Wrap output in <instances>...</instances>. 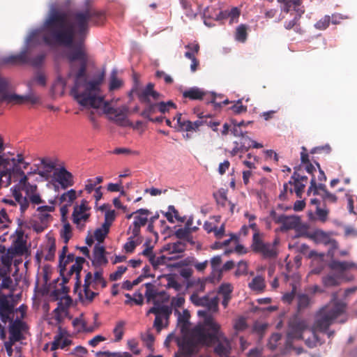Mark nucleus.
I'll return each mask as SVG.
<instances>
[{"mask_svg":"<svg viewBox=\"0 0 357 357\" xmlns=\"http://www.w3.org/2000/svg\"><path fill=\"white\" fill-rule=\"evenodd\" d=\"M234 328L236 331H243L247 328V324L245 318L240 317L237 319L234 324Z\"/></svg>","mask_w":357,"mask_h":357,"instance_id":"nucleus-64","label":"nucleus"},{"mask_svg":"<svg viewBox=\"0 0 357 357\" xmlns=\"http://www.w3.org/2000/svg\"><path fill=\"white\" fill-rule=\"evenodd\" d=\"M328 213V210L321 208L319 206L316 207L315 213L317 215L318 219L322 222H325L327 220Z\"/></svg>","mask_w":357,"mask_h":357,"instance_id":"nucleus-59","label":"nucleus"},{"mask_svg":"<svg viewBox=\"0 0 357 357\" xmlns=\"http://www.w3.org/2000/svg\"><path fill=\"white\" fill-rule=\"evenodd\" d=\"M190 300L195 305L206 307L208 310H213L218 307L216 298H211L208 296L199 297L197 294L194 293L190 296Z\"/></svg>","mask_w":357,"mask_h":357,"instance_id":"nucleus-17","label":"nucleus"},{"mask_svg":"<svg viewBox=\"0 0 357 357\" xmlns=\"http://www.w3.org/2000/svg\"><path fill=\"white\" fill-rule=\"evenodd\" d=\"M252 139L251 138L245 135H243L241 137V139L238 143L241 146V149H243L244 152L248 151V149L250 148V144L252 143Z\"/></svg>","mask_w":357,"mask_h":357,"instance_id":"nucleus-54","label":"nucleus"},{"mask_svg":"<svg viewBox=\"0 0 357 357\" xmlns=\"http://www.w3.org/2000/svg\"><path fill=\"white\" fill-rule=\"evenodd\" d=\"M331 23V16L325 15L314 24V27L318 30L326 29Z\"/></svg>","mask_w":357,"mask_h":357,"instance_id":"nucleus-46","label":"nucleus"},{"mask_svg":"<svg viewBox=\"0 0 357 357\" xmlns=\"http://www.w3.org/2000/svg\"><path fill=\"white\" fill-rule=\"evenodd\" d=\"M149 262L155 269H157L160 265L166 264L167 257L165 255L160 257H155V255H154L149 259Z\"/></svg>","mask_w":357,"mask_h":357,"instance_id":"nucleus-47","label":"nucleus"},{"mask_svg":"<svg viewBox=\"0 0 357 357\" xmlns=\"http://www.w3.org/2000/svg\"><path fill=\"white\" fill-rule=\"evenodd\" d=\"M109 231V228L107 225H103L97 228L94 231V238L99 243H102Z\"/></svg>","mask_w":357,"mask_h":357,"instance_id":"nucleus-39","label":"nucleus"},{"mask_svg":"<svg viewBox=\"0 0 357 357\" xmlns=\"http://www.w3.org/2000/svg\"><path fill=\"white\" fill-rule=\"evenodd\" d=\"M28 63L26 50L22 51L18 54H12L0 58V66L4 65H20Z\"/></svg>","mask_w":357,"mask_h":357,"instance_id":"nucleus-18","label":"nucleus"},{"mask_svg":"<svg viewBox=\"0 0 357 357\" xmlns=\"http://www.w3.org/2000/svg\"><path fill=\"white\" fill-rule=\"evenodd\" d=\"M61 236L63 239L65 244H67L72 237V229L69 223H66L61 231Z\"/></svg>","mask_w":357,"mask_h":357,"instance_id":"nucleus-48","label":"nucleus"},{"mask_svg":"<svg viewBox=\"0 0 357 357\" xmlns=\"http://www.w3.org/2000/svg\"><path fill=\"white\" fill-rule=\"evenodd\" d=\"M126 325V322L123 320L119 321L116 322L114 328L113 329V333L115 336L114 342H118L121 341L123 337L124 334V326Z\"/></svg>","mask_w":357,"mask_h":357,"instance_id":"nucleus-35","label":"nucleus"},{"mask_svg":"<svg viewBox=\"0 0 357 357\" xmlns=\"http://www.w3.org/2000/svg\"><path fill=\"white\" fill-rule=\"evenodd\" d=\"M322 282L326 287H336L340 284V278L335 275L328 274L322 278Z\"/></svg>","mask_w":357,"mask_h":357,"instance_id":"nucleus-37","label":"nucleus"},{"mask_svg":"<svg viewBox=\"0 0 357 357\" xmlns=\"http://www.w3.org/2000/svg\"><path fill=\"white\" fill-rule=\"evenodd\" d=\"M211 9V8H205L203 13L204 17L205 18L204 24L208 26H211V24L207 22L206 19H213L217 21L229 19V23L232 24L237 22L240 15V10L236 7L232 8L229 10L220 11L218 13H215V14L209 13Z\"/></svg>","mask_w":357,"mask_h":357,"instance_id":"nucleus-8","label":"nucleus"},{"mask_svg":"<svg viewBox=\"0 0 357 357\" xmlns=\"http://www.w3.org/2000/svg\"><path fill=\"white\" fill-rule=\"evenodd\" d=\"M296 292V287L294 285L290 292H287L282 296V301L288 304L291 303L295 298Z\"/></svg>","mask_w":357,"mask_h":357,"instance_id":"nucleus-61","label":"nucleus"},{"mask_svg":"<svg viewBox=\"0 0 357 357\" xmlns=\"http://www.w3.org/2000/svg\"><path fill=\"white\" fill-rule=\"evenodd\" d=\"M204 123L202 120H197L194 122L186 120L185 122L183 123V131H198L199 127L202 126Z\"/></svg>","mask_w":357,"mask_h":357,"instance_id":"nucleus-36","label":"nucleus"},{"mask_svg":"<svg viewBox=\"0 0 357 357\" xmlns=\"http://www.w3.org/2000/svg\"><path fill=\"white\" fill-rule=\"evenodd\" d=\"M329 267L333 270L344 271L349 268L351 267V265L346 261L333 260L330 263Z\"/></svg>","mask_w":357,"mask_h":357,"instance_id":"nucleus-45","label":"nucleus"},{"mask_svg":"<svg viewBox=\"0 0 357 357\" xmlns=\"http://www.w3.org/2000/svg\"><path fill=\"white\" fill-rule=\"evenodd\" d=\"M123 85V81L117 77V71L114 69L109 77V90L110 91H115L121 87Z\"/></svg>","mask_w":357,"mask_h":357,"instance_id":"nucleus-32","label":"nucleus"},{"mask_svg":"<svg viewBox=\"0 0 357 357\" xmlns=\"http://www.w3.org/2000/svg\"><path fill=\"white\" fill-rule=\"evenodd\" d=\"M54 176L63 189H66L74 185L73 174L64 167H61L55 171Z\"/></svg>","mask_w":357,"mask_h":357,"instance_id":"nucleus-15","label":"nucleus"},{"mask_svg":"<svg viewBox=\"0 0 357 357\" xmlns=\"http://www.w3.org/2000/svg\"><path fill=\"white\" fill-rule=\"evenodd\" d=\"M311 303L310 297L305 294H299L297 296V311L301 312L307 308Z\"/></svg>","mask_w":357,"mask_h":357,"instance_id":"nucleus-29","label":"nucleus"},{"mask_svg":"<svg viewBox=\"0 0 357 357\" xmlns=\"http://www.w3.org/2000/svg\"><path fill=\"white\" fill-rule=\"evenodd\" d=\"M116 218V213L114 210H108L105 214V221L103 225H107L108 228H110L112 222L114 221Z\"/></svg>","mask_w":357,"mask_h":357,"instance_id":"nucleus-53","label":"nucleus"},{"mask_svg":"<svg viewBox=\"0 0 357 357\" xmlns=\"http://www.w3.org/2000/svg\"><path fill=\"white\" fill-rule=\"evenodd\" d=\"M144 285L146 287L145 296L148 303L152 301L154 306H159L158 297H160L162 301L169 300V296L165 291L158 292L151 283H146Z\"/></svg>","mask_w":357,"mask_h":357,"instance_id":"nucleus-14","label":"nucleus"},{"mask_svg":"<svg viewBox=\"0 0 357 357\" xmlns=\"http://www.w3.org/2000/svg\"><path fill=\"white\" fill-rule=\"evenodd\" d=\"M220 333L222 334L221 337L213 344V345L217 344L214 352L220 357H229L231 352L230 343L221 331Z\"/></svg>","mask_w":357,"mask_h":357,"instance_id":"nucleus-20","label":"nucleus"},{"mask_svg":"<svg viewBox=\"0 0 357 357\" xmlns=\"http://www.w3.org/2000/svg\"><path fill=\"white\" fill-rule=\"evenodd\" d=\"M91 279H92V273L91 272H88L84 278V284L83 285V292L84 295L82 292H79V295L82 302L91 303L94 298L98 295V293L93 291L90 289V286L91 285Z\"/></svg>","mask_w":357,"mask_h":357,"instance_id":"nucleus-19","label":"nucleus"},{"mask_svg":"<svg viewBox=\"0 0 357 357\" xmlns=\"http://www.w3.org/2000/svg\"><path fill=\"white\" fill-rule=\"evenodd\" d=\"M218 98H222L220 95L217 96L215 93H211L209 95V98H206V102L208 103H212L215 107H222V105H227L229 103L228 99H225L222 102H218Z\"/></svg>","mask_w":357,"mask_h":357,"instance_id":"nucleus-43","label":"nucleus"},{"mask_svg":"<svg viewBox=\"0 0 357 357\" xmlns=\"http://www.w3.org/2000/svg\"><path fill=\"white\" fill-rule=\"evenodd\" d=\"M85 262V259L81 257H77L75 259V263L71 266L68 275L70 276L73 273H76L77 282L75 284V291H77L78 288H80L79 274L82 269V264Z\"/></svg>","mask_w":357,"mask_h":357,"instance_id":"nucleus-25","label":"nucleus"},{"mask_svg":"<svg viewBox=\"0 0 357 357\" xmlns=\"http://www.w3.org/2000/svg\"><path fill=\"white\" fill-rule=\"evenodd\" d=\"M289 183L290 185H294V191L296 192V195L298 197L301 198L302 197L303 192L304 191L305 184L301 183V182H296V181H289Z\"/></svg>","mask_w":357,"mask_h":357,"instance_id":"nucleus-55","label":"nucleus"},{"mask_svg":"<svg viewBox=\"0 0 357 357\" xmlns=\"http://www.w3.org/2000/svg\"><path fill=\"white\" fill-rule=\"evenodd\" d=\"M127 271V267L124 266H119L117 267V270L112 273L109 276V279L112 281H116L120 279L122 275Z\"/></svg>","mask_w":357,"mask_h":357,"instance_id":"nucleus-57","label":"nucleus"},{"mask_svg":"<svg viewBox=\"0 0 357 357\" xmlns=\"http://www.w3.org/2000/svg\"><path fill=\"white\" fill-rule=\"evenodd\" d=\"M308 328L307 321L298 314L291 317L288 321L287 337L288 341L303 339V333Z\"/></svg>","mask_w":357,"mask_h":357,"instance_id":"nucleus-7","label":"nucleus"},{"mask_svg":"<svg viewBox=\"0 0 357 357\" xmlns=\"http://www.w3.org/2000/svg\"><path fill=\"white\" fill-rule=\"evenodd\" d=\"M142 243L140 239H135L133 237H129L128 241L125 243L123 248L127 253H132L134 252L135 248Z\"/></svg>","mask_w":357,"mask_h":357,"instance_id":"nucleus-41","label":"nucleus"},{"mask_svg":"<svg viewBox=\"0 0 357 357\" xmlns=\"http://www.w3.org/2000/svg\"><path fill=\"white\" fill-rule=\"evenodd\" d=\"M105 249L103 246L96 245L93 250V260L92 264L96 267L107 264L108 260L105 255Z\"/></svg>","mask_w":357,"mask_h":357,"instance_id":"nucleus-23","label":"nucleus"},{"mask_svg":"<svg viewBox=\"0 0 357 357\" xmlns=\"http://www.w3.org/2000/svg\"><path fill=\"white\" fill-rule=\"evenodd\" d=\"M221 335L220 324L211 316H208L205 318L202 326L193 328L178 344L183 355L189 356L197 354L200 346H213Z\"/></svg>","mask_w":357,"mask_h":357,"instance_id":"nucleus-2","label":"nucleus"},{"mask_svg":"<svg viewBox=\"0 0 357 357\" xmlns=\"http://www.w3.org/2000/svg\"><path fill=\"white\" fill-rule=\"evenodd\" d=\"M303 13H304V10L301 13H298V10H296V13L291 20H286L284 22V28L287 30L294 29L296 33H302L303 31L300 25V19Z\"/></svg>","mask_w":357,"mask_h":357,"instance_id":"nucleus-24","label":"nucleus"},{"mask_svg":"<svg viewBox=\"0 0 357 357\" xmlns=\"http://www.w3.org/2000/svg\"><path fill=\"white\" fill-rule=\"evenodd\" d=\"M270 217L276 224L281 225L280 227L281 231L294 229V228H296V223L300 219V217L298 215H278L275 210L270 211Z\"/></svg>","mask_w":357,"mask_h":357,"instance_id":"nucleus-9","label":"nucleus"},{"mask_svg":"<svg viewBox=\"0 0 357 357\" xmlns=\"http://www.w3.org/2000/svg\"><path fill=\"white\" fill-rule=\"evenodd\" d=\"M247 30H248L247 25L243 24H240L236 28V34H235L236 40L239 42L244 43L246 40L247 36H248Z\"/></svg>","mask_w":357,"mask_h":357,"instance_id":"nucleus-40","label":"nucleus"},{"mask_svg":"<svg viewBox=\"0 0 357 357\" xmlns=\"http://www.w3.org/2000/svg\"><path fill=\"white\" fill-rule=\"evenodd\" d=\"M310 239L313 240L318 243H324L325 245H335L336 241L331 238L329 234L321 229H316L311 232Z\"/></svg>","mask_w":357,"mask_h":357,"instance_id":"nucleus-21","label":"nucleus"},{"mask_svg":"<svg viewBox=\"0 0 357 357\" xmlns=\"http://www.w3.org/2000/svg\"><path fill=\"white\" fill-rule=\"evenodd\" d=\"M248 272V264L246 261H241L237 264V269L235 271L236 276H240L247 274Z\"/></svg>","mask_w":357,"mask_h":357,"instance_id":"nucleus-58","label":"nucleus"},{"mask_svg":"<svg viewBox=\"0 0 357 357\" xmlns=\"http://www.w3.org/2000/svg\"><path fill=\"white\" fill-rule=\"evenodd\" d=\"M280 4L281 10L285 13H289L291 10H296L302 0H277Z\"/></svg>","mask_w":357,"mask_h":357,"instance_id":"nucleus-28","label":"nucleus"},{"mask_svg":"<svg viewBox=\"0 0 357 357\" xmlns=\"http://www.w3.org/2000/svg\"><path fill=\"white\" fill-rule=\"evenodd\" d=\"M233 287L229 283H224L219 287L218 293L223 297H231Z\"/></svg>","mask_w":357,"mask_h":357,"instance_id":"nucleus-52","label":"nucleus"},{"mask_svg":"<svg viewBox=\"0 0 357 357\" xmlns=\"http://www.w3.org/2000/svg\"><path fill=\"white\" fill-rule=\"evenodd\" d=\"M46 57V54L44 53L40 54L35 56L33 59H28V63H29L34 68H40Z\"/></svg>","mask_w":357,"mask_h":357,"instance_id":"nucleus-50","label":"nucleus"},{"mask_svg":"<svg viewBox=\"0 0 357 357\" xmlns=\"http://www.w3.org/2000/svg\"><path fill=\"white\" fill-rule=\"evenodd\" d=\"M164 250L172 254L181 253L185 250V244L181 241L169 243L164 247Z\"/></svg>","mask_w":357,"mask_h":357,"instance_id":"nucleus-33","label":"nucleus"},{"mask_svg":"<svg viewBox=\"0 0 357 357\" xmlns=\"http://www.w3.org/2000/svg\"><path fill=\"white\" fill-rule=\"evenodd\" d=\"M85 4V9L72 13L68 18L66 13L52 10L44 22L47 33L43 36V40L47 45L59 44L72 49L66 53L71 71L74 68V62L79 61V68L75 75L74 86L70 91L75 100L83 107L97 109L103 105L104 113L113 115L117 108L110 106L108 102H104L103 97L97 96L105 72L92 81L87 80L86 73L88 55L84 40L89 32V23L96 26L102 24L106 18L105 13L89 6L88 1Z\"/></svg>","mask_w":357,"mask_h":357,"instance_id":"nucleus-1","label":"nucleus"},{"mask_svg":"<svg viewBox=\"0 0 357 357\" xmlns=\"http://www.w3.org/2000/svg\"><path fill=\"white\" fill-rule=\"evenodd\" d=\"M250 289L257 292H262L266 288V282L264 277L257 275L255 277L252 281L248 284Z\"/></svg>","mask_w":357,"mask_h":357,"instance_id":"nucleus-27","label":"nucleus"},{"mask_svg":"<svg viewBox=\"0 0 357 357\" xmlns=\"http://www.w3.org/2000/svg\"><path fill=\"white\" fill-rule=\"evenodd\" d=\"M128 107L123 105L117 107L116 112L113 114L114 116H110L109 118L120 126H131L132 123L128 119Z\"/></svg>","mask_w":357,"mask_h":357,"instance_id":"nucleus-16","label":"nucleus"},{"mask_svg":"<svg viewBox=\"0 0 357 357\" xmlns=\"http://www.w3.org/2000/svg\"><path fill=\"white\" fill-rule=\"evenodd\" d=\"M66 307L61 302L58 303V306L53 311L55 320L60 321L62 319L61 314L65 312Z\"/></svg>","mask_w":357,"mask_h":357,"instance_id":"nucleus-63","label":"nucleus"},{"mask_svg":"<svg viewBox=\"0 0 357 357\" xmlns=\"http://www.w3.org/2000/svg\"><path fill=\"white\" fill-rule=\"evenodd\" d=\"M144 103L146 104V106L140 113V115L142 117L149 119L151 117V116L152 114H155L158 111V102L152 103L151 102V100H149V102Z\"/></svg>","mask_w":357,"mask_h":357,"instance_id":"nucleus-34","label":"nucleus"},{"mask_svg":"<svg viewBox=\"0 0 357 357\" xmlns=\"http://www.w3.org/2000/svg\"><path fill=\"white\" fill-rule=\"evenodd\" d=\"M76 191L73 189H71L61 195L59 200L61 203L67 202L68 203V205H70L76 199Z\"/></svg>","mask_w":357,"mask_h":357,"instance_id":"nucleus-44","label":"nucleus"},{"mask_svg":"<svg viewBox=\"0 0 357 357\" xmlns=\"http://www.w3.org/2000/svg\"><path fill=\"white\" fill-rule=\"evenodd\" d=\"M172 312V308L167 305L153 306L151 307L146 314H154L155 318L153 322V327L158 333L162 329V317L168 319Z\"/></svg>","mask_w":357,"mask_h":357,"instance_id":"nucleus-11","label":"nucleus"},{"mask_svg":"<svg viewBox=\"0 0 357 357\" xmlns=\"http://www.w3.org/2000/svg\"><path fill=\"white\" fill-rule=\"evenodd\" d=\"M20 176V183L26 185L28 178L24 174L20 166H17L16 161L13 158H4L0 156V183H4L6 185L11 183L13 178Z\"/></svg>","mask_w":357,"mask_h":357,"instance_id":"nucleus-4","label":"nucleus"},{"mask_svg":"<svg viewBox=\"0 0 357 357\" xmlns=\"http://www.w3.org/2000/svg\"><path fill=\"white\" fill-rule=\"evenodd\" d=\"M8 322L10 323L8 328L9 335H12L13 338H17L20 341L25 339L24 333H26L29 330L26 323L20 318L13 319Z\"/></svg>","mask_w":357,"mask_h":357,"instance_id":"nucleus-12","label":"nucleus"},{"mask_svg":"<svg viewBox=\"0 0 357 357\" xmlns=\"http://www.w3.org/2000/svg\"><path fill=\"white\" fill-rule=\"evenodd\" d=\"M17 299L14 298L12 294L8 295L0 294V320L6 324L12 321L15 316V307L17 304L20 294L17 296Z\"/></svg>","mask_w":357,"mask_h":357,"instance_id":"nucleus-6","label":"nucleus"},{"mask_svg":"<svg viewBox=\"0 0 357 357\" xmlns=\"http://www.w3.org/2000/svg\"><path fill=\"white\" fill-rule=\"evenodd\" d=\"M140 336L142 340L144 342L146 346L149 349H151L155 341V337L151 333H150L149 330L145 333H141Z\"/></svg>","mask_w":357,"mask_h":357,"instance_id":"nucleus-49","label":"nucleus"},{"mask_svg":"<svg viewBox=\"0 0 357 357\" xmlns=\"http://www.w3.org/2000/svg\"><path fill=\"white\" fill-rule=\"evenodd\" d=\"M319 190H321L323 192V194H324L326 191H328L326 185L322 183H319V185H317L314 176H312L310 181V186L309 188L308 191L313 190V194L316 195H319L318 192Z\"/></svg>","mask_w":357,"mask_h":357,"instance_id":"nucleus-42","label":"nucleus"},{"mask_svg":"<svg viewBox=\"0 0 357 357\" xmlns=\"http://www.w3.org/2000/svg\"><path fill=\"white\" fill-rule=\"evenodd\" d=\"M154 89V84L149 83L145 89L137 93V97L141 102H149L150 95Z\"/></svg>","mask_w":357,"mask_h":357,"instance_id":"nucleus-30","label":"nucleus"},{"mask_svg":"<svg viewBox=\"0 0 357 357\" xmlns=\"http://www.w3.org/2000/svg\"><path fill=\"white\" fill-rule=\"evenodd\" d=\"M135 213H137L134 217V222L132 225H137L139 227H143L146 225L148 222L147 216L151 213V212L146 208H140L135 211Z\"/></svg>","mask_w":357,"mask_h":357,"instance_id":"nucleus-26","label":"nucleus"},{"mask_svg":"<svg viewBox=\"0 0 357 357\" xmlns=\"http://www.w3.org/2000/svg\"><path fill=\"white\" fill-rule=\"evenodd\" d=\"M182 7L185 10V15L190 18L193 19L197 16V13L193 11L191 4L188 0H181Z\"/></svg>","mask_w":357,"mask_h":357,"instance_id":"nucleus-51","label":"nucleus"},{"mask_svg":"<svg viewBox=\"0 0 357 357\" xmlns=\"http://www.w3.org/2000/svg\"><path fill=\"white\" fill-rule=\"evenodd\" d=\"M222 263L221 257L219 255L213 257L211 260V265L213 271H217L220 274L221 273V269H220V266Z\"/></svg>","mask_w":357,"mask_h":357,"instance_id":"nucleus-60","label":"nucleus"},{"mask_svg":"<svg viewBox=\"0 0 357 357\" xmlns=\"http://www.w3.org/2000/svg\"><path fill=\"white\" fill-rule=\"evenodd\" d=\"M278 240H275L273 243H265L261 236L256 234L252 236L251 244L252 250L257 254H260L264 259H275L278 255V251L276 248Z\"/></svg>","mask_w":357,"mask_h":357,"instance_id":"nucleus-5","label":"nucleus"},{"mask_svg":"<svg viewBox=\"0 0 357 357\" xmlns=\"http://www.w3.org/2000/svg\"><path fill=\"white\" fill-rule=\"evenodd\" d=\"M282 335L280 333L273 334L268 341V346L271 350H275L278 342L281 340Z\"/></svg>","mask_w":357,"mask_h":357,"instance_id":"nucleus-56","label":"nucleus"},{"mask_svg":"<svg viewBox=\"0 0 357 357\" xmlns=\"http://www.w3.org/2000/svg\"><path fill=\"white\" fill-rule=\"evenodd\" d=\"M308 229L309 226L307 224L302 223L301 218L297 222L296 228H294V230H295L296 233L297 237H306L310 238L311 232H309Z\"/></svg>","mask_w":357,"mask_h":357,"instance_id":"nucleus-31","label":"nucleus"},{"mask_svg":"<svg viewBox=\"0 0 357 357\" xmlns=\"http://www.w3.org/2000/svg\"><path fill=\"white\" fill-rule=\"evenodd\" d=\"M337 297L336 293L333 294L331 301L317 312L314 324L310 328L312 337L305 340V344L308 347L314 348L318 344H321L323 342L317 332H326L334 320L344 312L346 304L337 301Z\"/></svg>","mask_w":357,"mask_h":357,"instance_id":"nucleus-3","label":"nucleus"},{"mask_svg":"<svg viewBox=\"0 0 357 357\" xmlns=\"http://www.w3.org/2000/svg\"><path fill=\"white\" fill-rule=\"evenodd\" d=\"M89 209L88 202L82 199L79 205L74 207L72 214L73 222L79 225L81 221L86 222L90 217V213H86Z\"/></svg>","mask_w":357,"mask_h":357,"instance_id":"nucleus-13","label":"nucleus"},{"mask_svg":"<svg viewBox=\"0 0 357 357\" xmlns=\"http://www.w3.org/2000/svg\"><path fill=\"white\" fill-rule=\"evenodd\" d=\"M177 108L176 105L172 100H168L167 102H158V111L162 114L169 112L171 109H176Z\"/></svg>","mask_w":357,"mask_h":357,"instance_id":"nucleus-38","label":"nucleus"},{"mask_svg":"<svg viewBox=\"0 0 357 357\" xmlns=\"http://www.w3.org/2000/svg\"><path fill=\"white\" fill-rule=\"evenodd\" d=\"M182 95L184 98H188L192 100L204 99L206 100V98H209L210 93H208L203 89L194 86L184 91Z\"/></svg>","mask_w":357,"mask_h":357,"instance_id":"nucleus-22","label":"nucleus"},{"mask_svg":"<svg viewBox=\"0 0 357 357\" xmlns=\"http://www.w3.org/2000/svg\"><path fill=\"white\" fill-rule=\"evenodd\" d=\"M11 88L9 90L4 91L0 94V104L6 103L7 105H22L26 101L31 103H36L38 98L31 96H21L11 93Z\"/></svg>","mask_w":357,"mask_h":357,"instance_id":"nucleus-10","label":"nucleus"},{"mask_svg":"<svg viewBox=\"0 0 357 357\" xmlns=\"http://www.w3.org/2000/svg\"><path fill=\"white\" fill-rule=\"evenodd\" d=\"M190 231L188 228H180L175 231V236L179 239L188 240Z\"/></svg>","mask_w":357,"mask_h":357,"instance_id":"nucleus-62","label":"nucleus"}]
</instances>
